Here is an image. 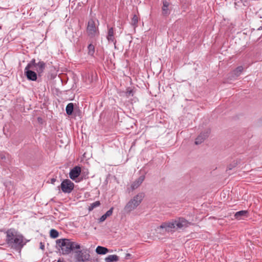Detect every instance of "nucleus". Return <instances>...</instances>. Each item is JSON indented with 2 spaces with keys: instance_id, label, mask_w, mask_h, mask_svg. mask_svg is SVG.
I'll use <instances>...</instances> for the list:
<instances>
[{
  "instance_id": "obj_1",
  "label": "nucleus",
  "mask_w": 262,
  "mask_h": 262,
  "mask_svg": "<svg viewBox=\"0 0 262 262\" xmlns=\"http://www.w3.org/2000/svg\"><path fill=\"white\" fill-rule=\"evenodd\" d=\"M5 233L6 234V242L9 246L16 250H20L23 247V237L17 234L14 229H10Z\"/></svg>"
},
{
  "instance_id": "obj_2",
  "label": "nucleus",
  "mask_w": 262,
  "mask_h": 262,
  "mask_svg": "<svg viewBox=\"0 0 262 262\" xmlns=\"http://www.w3.org/2000/svg\"><path fill=\"white\" fill-rule=\"evenodd\" d=\"M56 243L63 255H68L74 249L80 248V245L68 238L58 239L56 240Z\"/></svg>"
},
{
  "instance_id": "obj_3",
  "label": "nucleus",
  "mask_w": 262,
  "mask_h": 262,
  "mask_svg": "<svg viewBox=\"0 0 262 262\" xmlns=\"http://www.w3.org/2000/svg\"><path fill=\"white\" fill-rule=\"evenodd\" d=\"M144 198V194L140 193L135 195L125 205L124 209L127 213L135 209L141 203Z\"/></svg>"
},
{
  "instance_id": "obj_4",
  "label": "nucleus",
  "mask_w": 262,
  "mask_h": 262,
  "mask_svg": "<svg viewBox=\"0 0 262 262\" xmlns=\"http://www.w3.org/2000/svg\"><path fill=\"white\" fill-rule=\"evenodd\" d=\"M34 60H31L24 70V73L27 79L31 81H36L37 78L38 74L37 72H35L34 70L32 68V67L34 65Z\"/></svg>"
},
{
  "instance_id": "obj_5",
  "label": "nucleus",
  "mask_w": 262,
  "mask_h": 262,
  "mask_svg": "<svg viewBox=\"0 0 262 262\" xmlns=\"http://www.w3.org/2000/svg\"><path fill=\"white\" fill-rule=\"evenodd\" d=\"M174 229H176L174 220H172L169 222L163 223L159 227L157 228V230L159 233L164 234L165 232H169L174 231Z\"/></svg>"
},
{
  "instance_id": "obj_6",
  "label": "nucleus",
  "mask_w": 262,
  "mask_h": 262,
  "mask_svg": "<svg viewBox=\"0 0 262 262\" xmlns=\"http://www.w3.org/2000/svg\"><path fill=\"white\" fill-rule=\"evenodd\" d=\"M86 31L88 36L91 38L98 36V28L96 26L95 23L93 19H90L89 21Z\"/></svg>"
},
{
  "instance_id": "obj_7",
  "label": "nucleus",
  "mask_w": 262,
  "mask_h": 262,
  "mask_svg": "<svg viewBox=\"0 0 262 262\" xmlns=\"http://www.w3.org/2000/svg\"><path fill=\"white\" fill-rule=\"evenodd\" d=\"M75 258L78 262L90 261L89 251L87 250H78L75 251Z\"/></svg>"
},
{
  "instance_id": "obj_8",
  "label": "nucleus",
  "mask_w": 262,
  "mask_h": 262,
  "mask_svg": "<svg viewBox=\"0 0 262 262\" xmlns=\"http://www.w3.org/2000/svg\"><path fill=\"white\" fill-rule=\"evenodd\" d=\"M74 184L69 179L64 180L60 184L62 191L65 193H70L74 189Z\"/></svg>"
},
{
  "instance_id": "obj_9",
  "label": "nucleus",
  "mask_w": 262,
  "mask_h": 262,
  "mask_svg": "<svg viewBox=\"0 0 262 262\" xmlns=\"http://www.w3.org/2000/svg\"><path fill=\"white\" fill-rule=\"evenodd\" d=\"M176 230L184 229L189 227L191 223L183 217H179L174 220Z\"/></svg>"
},
{
  "instance_id": "obj_10",
  "label": "nucleus",
  "mask_w": 262,
  "mask_h": 262,
  "mask_svg": "<svg viewBox=\"0 0 262 262\" xmlns=\"http://www.w3.org/2000/svg\"><path fill=\"white\" fill-rule=\"evenodd\" d=\"M31 60L34 61V65L32 67V68L36 71L39 76H41L46 68L45 62L40 60L36 63L35 59H32Z\"/></svg>"
},
{
  "instance_id": "obj_11",
  "label": "nucleus",
  "mask_w": 262,
  "mask_h": 262,
  "mask_svg": "<svg viewBox=\"0 0 262 262\" xmlns=\"http://www.w3.org/2000/svg\"><path fill=\"white\" fill-rule=\"evenodd\" d=\"M243 69L242 66H238L234 70L229 73L228 79L230 80L236 79L241 74Z\"/></svg>"
},
{
  "instance_id": "obj_12",
  "label": "nucleus",
  "mask_w": 262,
  "mask_h": 262,
  "mask_svg": "<svg viewBox=\"0 0 262 262\" xmlns=\"http://www.w3.org/2000/svg\"><path fill=\"white\" fill-rule=\"evenodd\" d=\"M81 168L79 166H75L73 168H72L69 173L70 178L73 180H75L77 178L79 177L81 173Z\"/></svg>"
},
{
  "instance_id": "obj_13",
  "label": "nucleus",
  "mask_w": 262,
  "mask_h": 262,
  "mask_svg": "<svg viewBox=\"0 0 262 262\" xmlns=\"http://www.w3.org/2000/svg\"><path fill=\"white\" fill-rule=\"evenodd\" d=\"M106 38L108 41H111L113 42L115 45H116V40L114 37V30L113 27L108 28Z\"/></svg>"
},
{
  "instance_id": "obj_14",
  "label": "nucleus",
  "mask_w": 262,
  "mask_h": 262,
  "mask_svg": "<svg viewBox=\"0 0 262 262\" xmlns=\"http://www.w3.org/2000/svg\"><path fill=\"white\" fill-rule=\"evenodd\" d=\"M145 179L144 176H140L138 179L135 181L131 185L132 190L137 189L143 182Z\"/></svg>"
},
{
  "instance_id": "obj_15",
  "label": "nucleus",
  "mask_w": 262,
  "mask_h": 262,
  "mask_svg": "<svg viewBox=\"0 0 262 262\" xmlns=\"http://www.w3.org/2000/svg\"><path fill=\"white\" fill-rule=\"evenodd\" d=\"M209 133V132L207 131L206 133L200 134V135L196 138L195 144L198 145L203 142V141L208 137Z\"/></svg>"
},
{
  "instance_id": "obj_16",
  "label": "nucleus",
  "mask_w": 262,
  "mask_h": 262,
  "mask_svg": "<svg viewBox=\"0 0 262 262\" xmlns=\"http://www.w3.org/2000/svg\"><path fill=\"white\" fill-rule=\"evenodd\" d=\"M248 212L247 210H241L236 212L234 214V217L237 220L242 219L244 217L248 216Z\"/></svg>"
},
{
  "instance_id": "obj_17",
  "label": "nucleus",
  "mask_w": 262,
  "mask_h": 262,
  "mask_svg": "<svg viewBox=\"0 0 262 262\" xmlns=\"http://www.w3.org/2000/svg\"><path fill=\"white\" fill-rule=\"evenodd\" d=\"M163 5L162 7V14L164 15H168L170 13V11L168 8V7L169 6V3L165 1H163Z\"/></svg>"
},
{
  "instance_id": "obj_18",
  "label": "nucleus",
  "mask_w": 262,
  "mask_h": 262,
  "mask_svg": "<svg viewBox=\"0 0 262 262\" xmlns=\"http://www.w3.org/2000/svg\"><path fill=\"white\" fill-rule=\"evenodd\" d=\"M109 250L104 247L98 246L96 249V252L98 254H105L108 252Z\"/></svg>"
},
{
  "instance_id": "obj_19",
  "label": "nucleus",
  "mask_w": 262,
  "mask_h": 262,
  "mask_svg": "<svg viewBox=\"0 0 262 262\" xmlns=\"http://www.w3.org/2000/svg\"><path fill=\"white\" fill-rule=\"evenodd\" d=\"M113 208L112 207L111 209H110L108 211H106V212L103 215L101 216V217L99 219V222H104L107 217L111 216L113 213Z\"/></svg>"
},
{
  "instance_id": "obj_20",
  "label": "nucleus",
  "mask_w": 262,
  "mask_h": 262,
  "mask_svg": "<svg viewBox=\"0 0 262 262\" xmlns=\"http://www.w3.org/2000/svg\"><path fill=\"white\" fill-rule=\"evenodd\" d=\"M119 260V257L117 255H110L105 258V262H114Z\"/></svg>"
},
{
  "instance_id": "obj_21",
  "label": "nucleus",
  "mask_w": 262,
  "mask_h": 262,
  "mask_svg": "<svg viewBox=\"0 0 262 262\" xmlns=\"http://www.w3.org/2000/svg\"><path fill=\"white\" fill-rule=\"evenodd\" d=\"M74 110V105L72 103H69L66 108V111L68 115H71L73 114Z\"/></svg>"
},
{
  "instance_id": "obj_22",
  "label": "nucleus",
  "mask_w": 262,
  "mask_h": 262,
  "mask_svg": "<svg viewBox=\"0 0 262 262\" xmlns=\"http://www.w3.org/2000/svg\"><path fill=\"white\" fill-rule=\"evenodd\" d=\"M50 235L51 237L55 238L59 236V233L56 230L53 229L50 230Z\"/></svg>"
},
{
  "instance_id": "obj_23",
  "label": "nucleus",
  "mask_w": 262,
  "mask_h": 262,
  "mask_svg": "<svg viewBox=\"0 0 262 262\" xmlns=\"http://www.w3.org/2000/svg\"><path fill=\"white\" fill-rule=\"evenodd\" d=\"M88 54L91 56H93L95 52V47L92 44H90L88 47Z\"/></svg>"
},
{
  "instance_id": "obj_24",
  "label": "nucleus",
  "mask_w": 262,
  "mask_h": 262,
  "mask_svg": "<svg viewBox=\"0 0 262 262\" xmlns=\"http://www.w3.org/2000/svg\"><path fill=\"white\" fill-rule=\"evenodd\" d=\"M100 205V203L99 201H96L92 204H91L90 206L89 207V209L90 211L93 210L95 208L99 206Z\"/></svg>"
},
{
  "instance_id": "obj_25",
  "label": "nucleus",
  "mask_w": 262,
  "mask_h": 262,
  "mask_svg": "<svg viewBox=\"0 0 262 262\" xmlns=\"http://www.w3.org/2000/svg\"><path fill=\"white\" fill-rule=\"evenodd\" d=\"M138 22V18L136 15H134L132 19V24L133 26H136Z\"/></svg>"
},
{
  "instance_id": "obj_26",
  "label": "nucleus",
  "mask_w": 262,
  "mask_h": 262,
  "mask_svg": "<svg viewBox=\"0 0 262 262\" xmlns=\"http://www.w3.org/2000/svg\"><path fill=\"white\" fill-rule=\"evenodd\" d=\"M236 163H234L232 164H230L228 166L227 168V170H231L233 169V168L235 167L236 166Z\"/></svg>"
},
{
  "instance_id": "obj_27",
  "label": "nucleus",
  "mask_w": 262,
  "mask_h": 262,
  "mask_svg": "<svg viewBox=\"0 0 262 262\" xmlns=\"http://www.w3.org/2000/svg\"><path fill=\"white\" fill-rule=\"evenodd\" d=\"M126 95L127 96H133V91L132 90H128L127 92H126Z\"/></svg>"
},
{
  "instance_id": "obj_28",
  "label": "nucleus",
  "mask_w": 262,
  "mask_h": 262,
  "mask_svg": "<svg viewBox=\"0 0 262 262\" xmlns=\"http://www.w3.org/2000/svg\"><path fill=\"white\" fill-rule=\"evenodd\" d=\"M6 158V155L5 154H0V159L1 160H5Z\"/></svg>"
},
{
  "instance_id": "obj_29",
  "label": "nucleus",
  "mask_w": 262,
  "mask_h": 262,
  "mask_svg": "<svg viewBox=\"0 0 262 262\" xmlns=\"http://www.w3.org/2000/svg\"><path fill=\"white\" fill-rule=\"evenodd\" d=\"M39 246H40V248L41 250H43L45 249V245L43 243L40 242L39 244Z\"/></svg>"
},
{
  "instance_id": "obj_30",
  "label": "nucleus",
  "mask_w": 262,
  "mask_h": 262,
  "mask_svg": "<svg viewBox=\"0 0 262 262\" xmlns=\"http://www.w3.org/2000/svg\"><path fill=\"white\" fill-rule=\"evenodd\" d=\"M56 181V179H54V178H52L51 180V183L52 184H54V182Z\"/></svg>"
},
{
  "instance_id": "obj_31",
  "label": "nucleus",
  "mask_w": 262,
  "mask_h": 262,
  "mask_svg": "<svg viewBox=\"0 0 262 262\" xmlns=\"http://www.w3.org/2000/svg\"><path fill=\"white\" fill-rule=\"evenodd\" d=\"M57 262H63V261H62L60 259H59V260H58Z\"/></svg>"
},
{
  "instance_id": "obj_32",
  "label": "nucleus",
  "mask_w": 262,
  "mask_h": 262,
  "mask_svg": "<svg viewBox=\"0 0 262 262\" xmlns=\"http://www.w3.org/2000/svg\"><path fill=\"white\" fill-rule=\"evenodd\" d=\"M127 255V256H129L130 255V254H128Z\"/></svg>"
}]
</instances>
